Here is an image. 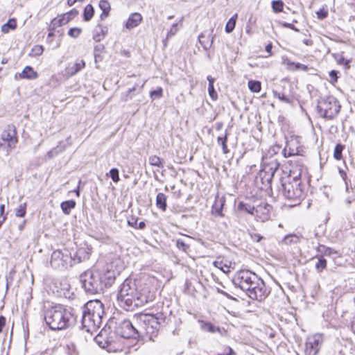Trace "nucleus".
Masks as SVG:
<instances>
[{
    "mask_svg": "<svg viewBox=\"0 0 355 355\" xmlns=\"http://www.w3.org/2000/svg\"><path fill=\"white\" fill-rule=\"evenodd\" d=\"M65 23H62V19L61 18L60 15L58 17H55L51 21V24L49 27V31H54L56 28L62 26V25H64Z\"/></svg>",
    "mask_w": 355,
    "mask_h": 355,
    "instance_id": "35",
    "label": "nucleus"
},
{
    "mask_svg": "<svg viewBox=\"0 0 355 355\" xmlns=\"http://www.w3.org/2000/svg\"><path fill=\"white\" fill-rule=\"evenodd\" d=\"M272 43H269L268 44H267L265 47V50L267 53H268V55L266 56V58L268 57V56H270L272 55Z\"/></svg>",
    "mask_w": 355,
    "mask_h": 355,
    "instance_id": "62",
    "label": "nucleus"
},
{
    "mask_svg": "<svg viewBox=\"0 0 355 355\" xmlns=\"http://www.w3.org/2000/svg\"><path fill=\"white\" fill-rule=\"evenodd\" d=\"M316 251L320 254L319 255H322L323 257H330L334 254H337L336 250L322 244H319L316 248Z\"/></svg>",
    "mask_w": 355,
    "mask_h": 355,
    "instance_id": "23",
    "label": "nucleus"
},
{
    "mask_svg": "<svg viewBox=\"0 0 355 355\" xmlns=\"http://www.w3.org/2000/svg\"><path fill=\"white\" fill-rule=\"evenodd\" d=\"M277 168L278 166L276 163L272 166H265L259 173L262 183L270 184Z\"/></svg>",
    "mask_w": 355,
    "mask_h": 355,
    "instance_id": "16",
    "label": "nucleus"
},
{
    "mask_svg": "<svg viewBox=\"0 0 355 355\" xmlns=\"http://www.w3.org/2000/svg\"><path fill=\"white\" fill-rule=\"evenodd\" d=\"M58 148H59V146H57L55 148H54V149H53V150H50V151L48 153L49 156V157H52L54 154H57V153H58V152H59V150H58Z\"/></svg>",
    "mask_w": 355,
    "mask_h": 355,
    "instance_id": "63",
    "label": "nucleus"
},
{
    "mask_svg": "<svg viewBox=\"0 0 355 355\" xmlns=\"http://www.w3.org/2000/svg\"><path fill=\"white\" fill-rule=\"evenodd\" d=\"M317 110L322 117L332 119L339 113L340 105L336 98L328 96L318 101Z\"/></svg>",
    "mask_w": 355,
    "mask_h": 355,
    "instance_id": "9",
    "label": "nucleus"
},
{
    "mask_svg": "<svg viewBox=\"0 0 355 355\" xmlns=\"http://www.w3.org/2000/svg\"><path fill=\"white\" fill-rule=\"evenodd\" d=\"M82 33V29L80 28H71L68 31V35L73 38H77L80 33Z\"/></svg>",
    "mask_w": 355,
    "mask_h": 355,
    "instance_id": "46",
    "label": "nucleus"
},
{
    "mask_svg": "<svg viewBox=\"0 0 355 355\" xmlns=\"http://www.w3.org/2000/svg\"><path fill=\"white\" fill-rule=\"evenodd\" d=\"M26 213V203L20 204L16 209L15 215L17 217H24Z\"/></svg>",
    "mask_w": 355,
    "mask_h": 355,
    "instance_id": "42",
    "label": "nucleus"
},
{
    "mask_svg": "<svg viewBox=\"0 0 355 355\" xmlns=\"http://www.w3.org/2000/svg\"><path fill=\"white\" fill-rule=\"evenodd\" d=\"M19 76L21 79H35L37 78L38 74L36 71H35L33 67L30 66H26L24 67L21 73L19 74Z\"/></svg>",
    "mask_w": 355,
    "mask_h": 355,
    "instance_id": "21",
    "label": "nucleus"
},
{
    "mask_svg": "<svg viewBox=\"0 0 355 355\" xmlns=\"http://www.w3.org/2000/svg\"><path fill=\"white\" fill-rule=\"evenodd\" d=\"M338 71L336 70H331L329 72V77L331 78L330 82L332 83H336L338 80Z\"/></svg>",
    "mask_w": 355,
    "mask_h": 355,
    "instance_id": "56",
    "label": "nucleus"
},
{
    "mask_svg": "<svg viewBox=\"0 0 355 355\" xmlns=\"http://www.w3.org/2000/svg\"><path fill=\"white\" fill-rule=\"evenodd\" d=\"M170 318L162 312L155 315L139 313L135 315L134 324L129 320L116 322L115 332L124 338H136L146 335L150 340H154L160 328L166 326Z\"/></svg>",
    "mask_w": 355,
    "mask_h": 355,
    "instance_id": "1",
    "label": "nucleus"
},
{
    "mask_svg": "<svg viewBox=\"0 0 355 355\" xmlns=\"http://www.w3.org/2000/svg\"><path fill=\"white\" fill-rule=\"evenodd\" d=\"M6 318L3 315H0V333L2 332L3 329L6 324Z\"/></svg>",
    "mask_w": 355,
    "mask_h": 355,
    "instance_id": "61",
    "label": "nucleus"
},
{
    "mask_svg": "<svg viewBox=\"0 0 355 355\" xmlns=\"http://www.w3.org/2000/svg\"><path fill=\"white\" fill-rule=\"evenodd\" d=\"M156 205L162 211H166L167 207L166 196L163 193H159L156 197Z\"/></svg>",
    "mask_w": 355,
    "mask_h": 355,
    "instance_id": "25",
    "label": "nucleus"
},
{
    "mask_svg": "<svg viewBox=\"0 0 355 355\" xmlns=\"http://www.w3.org/2000/svg\"><path fill=\"white\" fill-rule=\"evenodd\" d=\"M104 46L103 44H98L94 47V58L95 62H97V58H100V53L103 51Z\"/></svg>",
    "mask_w": 355,
    "mask_h": 355,
    "instance_id": "51",
    "label": "nucleus"
},
{
    "mask_svg": "<svg viewBox=\"0 0 355 355\" xmlns=\"http://www.w3.org/2000/svg\"><path fill=\"white\" fill-rule=\"evenodd\" d=\"M249 89L252 92H259L261 88V82L259 80H250L248 83Z\"/></svg>",
    "mask_w": 355,
    "mask_h": 355,
    "instance_id": "33",
    "label": "nucleus"
},
{
    "mask_svg": "<svg viewBox=\"0 0 355 355\" xmlns=\"http://www.w3.org/2000/svg\"><path fill=\"white\" fill-rule=\"evenodd\" d=\"M76 202L73 200H66L60 204V207L62 212L69 215L71 213V209L76 207Z\"/></svg>",
    "mask_w": 355,
    "mask_h": 355,
    "instance_id": "24",
    "label": "nucleus"
},
{
    "mask_svg": "<svg viewBox=\"0 0 355 355\" xmlns=\"http://www.w3.org/2000/svg\"><path fill=\"white\" fill-rule=\"evenodd\" d=\"M284 8V2L282 0H275L272 1V8L276 13L282 11Z\"/></svg>",
    "mask_w": 355,
    "mask_h": 355,
    "instance_id": "39",
    "label": "nucleus"
},
{
    "mask_svg": "<svg viewBox=\"0 0 355 355\" xmlns=\"http://www.w3.org/2000/svg\"><path fill=\"white\" fill-rule=\"evenodd\" d=\"M110 176L112 181L117 183L120 180L119 170L116 168H113L110 171Z\"/></svg>",
    "mask_w": 355,
    "mask_h": 355,
    "instance_id": "44",
    "label": "nucleus"
},
{
    "mask_svg": "<svg viewBox=\"0 0 355 355\" xmlns=\"http://www.w3.org/2000/svg\"><path fill=\"white\" fill-rule=\"evenodd\" d=\"M238 209L241 211H245L251 215L255 216V210L254 206H252L251 205L244 203L243 202H241L238 205Z\"/></svg>",
    "mask_w": 355,
    "mask_h": 355,
    "instance_id": "29",
    "label": "nucleus"
},
{
    "mask_svg": "<svg viewBox=\"0 0 355 355\" xmlns=\"http://www.w3.org/2000/svg\"><path fill=\"white\" fill-rule=\"evenodd\" d=\"M98 6L104 12V14L110 10V4L107 0H101Z\"/></svg>",
    "mask_w": 355,
    "mask_h": 355,
    "instance_id": "45",
    "label": "nucleus"
},
{
    "mask_svg": "<svg viewBox=\"0 0 355 355\" xmlns=\"http://www.w3.org/2000/svg\"><path fill=\"white\" fill-rule=\"evenodd\" d=\"M338 172H339V174L340 175V177L342 178V179L345 181V184H346V191H348L349 189H348L347 173H346V172L344 170H343L340 168H338Z\"/></svg>",
    "mask_w": 355,
    "mask_h": 355,
    "instance_id": "55",
    "label": "nucleus"
},
{
    "mask_svg": "<svg viewBox=\"0 0 355 355\" xmlns=\"http://www.w3.org/2000/svg\"><path fill=\"white\" fill-rule=\"evenodd\" d=\"M304 168L291 169L290 175L280 178L279 192L288 199L300 201L304 192V184L301 180V174Z\"/></svg>",
    "mask_w": 355,
    "mask_h": 355,
    "instance_id": "6",
    "label": "nucleus"
},
{
    "mask_svg": "<svg viewBox=\"0 0 355 355\" xmlns=\"http://www.w3.org/2000/svg\"><path fill=\"white\" fill-rule=\"evenodd\" d=\"M94 14V9L92 5L88 4L87 5L83 11V19L85 21H89L93 17Z\"/></svg>",
    "mask_w": 355,
    "mask_h": 355,
    "instance_id": "30",
    "label": "nucleus"
},
{
    "mask_svg": "<svg viewBox=\"0 0 355 355\" xmlns=\"http://www.w3.org/2000/svg\"><path fill=\"white\" fill-rule=\"evenodd\" d=\"M85 67V62L83 60H78L71 66H69L67 68V73L69 76H72L78 73L82 69Z\"/></svg>",
    "mask_w": 355,
    "mask_h": 355,
    "instance_id": "20",
    "label": "nucleus"
},
{
    "mask_svg": "<svg viewBox=\"0 0 355 355\" xmlns=\"http://www.w3.org/2000/svg\"><path fill=\"white\" fill-rule=\"evenodd\" d=\"M302 149L299 137L291 136L287 139L282 153L285 157H293V159L290 161L291 164H296V167L298 168H304L303 158L299 157L300 155H302Z\"/></svg>",
    "mask_w": 355,
    "mask_h": 355,
    "instance_id": "8",
    "label": "nucleus"
},
{
    "mask_svg": "<svg viewBox=\"0 0 355 355\" xmlns=\"http://www.w3.org/2000/svg\"><path fill=\"white\" fill-rule=\"evenodd\" d=\"M155 299L154 293L141 281L126 279L121 285L117 295L119 305L126 311H133Z\"/></svg>",
    "mask_w": 355,
    "mask_h": 355,
    "instance_id": "2",
    "label": "nucleus"
},
{
    "mask_svg": "<svg viewBox=\"0 0 355 355\" xmlns=\"http://www.w3.org/2000/svg\"><path fill=\"white\" fill-rule=\"evenodd\" d=\"M323 343L321 334H315L307 338L304 344L303 355H317Z\"/></svg>",
    "mask_w": 355,
    "mask_h": 355,
    "instance_id": "13",
    "label": "nucleus"
},
{
    "mask_svg": "<svg viewBox=\"0 0 355 355\" xmlns=\"http://www.w3.org/2000/svg\"><path fill=\"white\" fill-rule=\"evenodd\" d=\"M237 15H234L232 16L229 21L227 22L225 25V32L227 33H230L233 31L236 26Z\"/></svg>",
    "mask_w": 355,
    "mask_h": 355,
    "instance_id": "34",
    "label": "nucleus"
},
{
    "mask_svg": "<svg viewBox=\"0 0 355 355\" xmlns=\"http://www.w3.org/2000/svg\"><path fill=\"white\" fill-rule=\"evenodd\" d=\"M155 299L154 293L141 281L126 279L121 285L117 295L119 305L126 311H133Z\"/></svg>",
    "mask_w": 355,
    "mask_h": 355,
    "instance_id": "3",
    "label": "nucleus"
},
{
    "mask_svg": "<svg viewBox=\"0 0 355 355\" xmlns=\"http://www.w3.org/2000/svg\"><path fill=\"white\" fill-rule=\"evenodd\" d=\"M316 15L318 19H323L327 17L328 12L324 9H320L316 12Z\"/></svg>",
    "mask_w": 355,
    "mask_h": 355,
    "instance_id": "58",
    "label": "nucleus"
},
{
    "mask_svg": "<svg viewBox=\"0 0 355 355\" xmlns=\"http://www.w3.org/2000/svg\"><path fill=\"white\" fill-rule=\"evenodd\" d=\"M208 92L210 98L212 100L216 101L218 98V94L214 86H208Z\"/></svg>",
    "mask_w": 355,
    "mask_h": 355,
    "instance_id": "53",
    "label": "nucleus"
},
{
    "mask_svg": "<svg viewBox=\"0 0 355 355\" xmlns=\"http://www.w3.org/2000/svg\"><path fill=\"white\" fill-rule=\"evenodd\" d=\"M115 281L114 272L107 270H87L80 275V282L85 291L89 295L101 293L111 286Z\"/></svg>",
    "mask_w": 355,
    "mask_h": 355,
    "instance_id": "5",
    "label": "nucleus"
},
{
    "mask_svg": "<svg viewBox=\"0 0 355 355\" xmlns=\"http://www.w3.org/2000/svg\"><path fill=\"white\" fill-rule=\"evenodd\" d=\"M313 259H317L315 268L318 272H322L327 268V260L322 255H316Z\"/></svg>",
    "mask_w": 355,
    "mask_h": 355,
    "instance_id": "26",
    "label": "nucleus"
},
{
    "mask_svg": "<svg viewBox=\"0 0 355 355\" xmlns=\"http://www.w3.org/2000/svg\"><path fill=\"white\" fill-rule=\"evenodd\" d=\"M1 139L3 141L7 143V151L16 147V144L18 142V139L17 136V130L15 125L9 124L6 126L1 135Z\"/></svg>",
    "mask_w": 355,
    "mask_h": 355,
    "instance_id": "14",
    "label": "nucleus"
},
{
    "mask_svg": "<svg viewBox=\"0 0 355 355\" xmlns=\"http://www.w3.org/2000/svg\"><path fill=\"white\" fill-rule=\"evenodd\" d=\"M15 273V270H12L9 275L6 277V292L8 291L10 286L12 284L13 281V275Z\"/></svg>",
    "mask_w": 355,
    "mask_h": 355,
    "instance_id": "49",
    "label": "nucleus"
},
{
    "mask_svg": "<svg viewBox=\"0 0 355 355\" xmlns=\"http://www.w3.org/2000/svg\"><path fill=\"white\" fill-rule=\"evenodd\" d=\"M225 200L223 198H216L211 208L212 214L216 216H223V207L225 205Z\"/></svg>",
    "mask_w": 355,
    "mask_h": 355,
    "instance_id": "19",
    "label": "nucleus"
},
{
    "mask_svg": "<svg viewBox=\"0 0 355 355\" xmlns=\"http://www.w3.org/2000/svg\"><path fill=\"white\" fill-rule=\"evenodd\" d=\"M141 20H142V16L141 15L140 13H139V12L132 13L129 16V17L125 23V26L127 29L134 28L139 25Z\"/></svg>",
    "mask_w": 355,
    "mask_h": 355,
    "instance_id": "18",
    "label": "nucleus"
},
{
    "mask_svg": "<svg viewBox=\"0 0 355 355\" xmlns=\"http://www.w3.org/2000/svg\"><path fill=\"white\" fill-rule=\"evenodd\" d=\"M243 291L250 298L258 301L263 300L270 293L264 282L259 276Z\"/></svg>",
    "mask_w": 355,
    "mask_h": 355,
    "instance_id": "10",
    "label": "nucleus"
},
{
    "mask_svg": "<svg viewBox=\"0 0 355 355\" xmlns=\"http://www.w3.org/2000/svg\"><path fill=\"white\" fill-rule=\"evenodd\" d=\"M78 14V12L76 9H73L70 10L69 12H67L64 14H62L60 15L61 18L62 19V23L67 24L69 21H70L71 19H73L76 16H77Z\"/></svg>",
    "mask_w": 355,
    "mask_h": 355,
    "instance_id": "31",
    "label": "nucleus"
},
{
    "mask_svg": "<svg viewBox=\"0 0 355 355\" xmlns=\"http://www.w3.org/2000/svg\"><path fill=\"white\" fill-rule=\"evenodd\" d=\"M293 239H295V240L297 239V236H295V235H287L284 237V242L287 244V245H290L291 244L293 241Z\"/></svg>",
    "mask_w": 355,
    "mask_h": 355,
    "instance_id": "57",
    "label": "nucleus"
},
{
    "mask_svg": "<svg viewBox=\"0 0 355 355\" xmlns=\"http://www.w3.org/2000/svg\"><path fill=\"white\" fill-rule=\"evenodd\" d=\"M104 315V305L98 300H89L83 307L81 324L88 333L96 331L100 327Z\"/></svg>",
    "mask_w": 355,
    "mask_h": 355,
    "instance_id": "7",
    "label": "nucleus"
},
{
    "mask_svg": "<svg viewBox=\"0 0 355 355\" xmlns=\"http://www.w3.org/2000/svg\"><path fill=\"white\" fill-rule=\"evenodd\" d=\"M44 320L52 330H63L73 326L77 321L74 309L62 304L55 305L44 313Z\"/></svg>",
    "mask_w": 355,
    "mask_h": 355,
    "instance_id": "4",
    "label": "nucleus"
},
{
    "mask_svg": "<svg viewBox=\"0 0 355 355\" xmlns=\"http://www.w3.org/2000/svg\"><path fill=\"white\" fill-rule=\"evenodd\" d=\"M98 28H100V32L96 31L93 35V39L97 42L101 41L107 33L106 27L99 25Z\"/></svg>",
    "mask_w": 355,
    "mask_h": 355,
    "instance_id": "32",
    "label": "nucleus"
},
{
    "mask_svg": "<svg viewBox=\"0 0 355 355\" xmlns=\"http://www.w3.org/2000/svg\"><path fill=\"white\" fill-rule=\"evenodd\" d=\"M272 207L268 204H265L263 205H259L255 210V216L257 218V220H259L262 222L268 220L270 216V211Z\"/></svg>",
    "mask_w": 355,
    "mask_h": 355,
    "instance_id": "17",
    "label": "nucleus"
},
{
    "mask_svg": "<svg viewBox=\"0 0 355 355\" xmlns=\"http://www.w3.org/2000/svg\"><path fill=\"white\" fill-rule=\"evenodd\" d=\"M207 80H208V82H209V85H208V86H210V85L214 86V81H215V78H213V77H211V76H208L207 77Z\"/></svg>",
    "mask_w": 355,
    "mask_h": 355,
    "instance_id": "64",
    "label": "nucleus"
},
{
    "mask_svg": "<svg viewBox=\"0 0 355 355\" xmlns=\"http://www.w3.org/2000/svg\"><path fill=\"white\" fill-rule=\"evenodd\" d=\"M284 64L287 66V69L291 71L295 70H302L304 71H306L308 70V67L306 65L302 64L299 62H294L291 61L288 58H285L284 60Z\"/></svg>",
    "mask_w": 355,
    "mask_h": 355,
    "instance_id": "22",
    "label": "nucleus"
},
{
    "mask_svg": "<svg viewBox=\"0 0 355 355\" xmlns=\"http://www.w3.org/2000/svg\"><path fill=\"white\" fill-rule=\"evenodd\" d=\"M178 30H179V28L178 27V24H173L171 26L169 31L167 33L166 39L163 41L164 46H166V40H168L169 38H171L172 36L175 35L176 34V33L178 31Z\"/></svg>",
    "mask_w": 355,
    "mask_h": 355,
    "instance_id": "38",
    "label": "nucleus"
},
{
    "mask_svg": "<svg viewBox=\"0 0 355 355\" xmlns=\"http://www.w3.org/2000/svg\"><path fill=\"white\" fill-rule=\"evenodd\" d=\"M205 37V35L203 33L200 34L198 37V40L200 44L202 45V46L205 49L207 50L209 49L213 43V38L211 39V42L204 40L203 38Z\"/></svg>",
    "mask_w": 355,
    "mask_h": 355,
    "instance_id": "43",
    "label": "nucleus"
},
{
    "mask_svg": "<svg viewBox=\"0 0 355 355\" xmlns=\"http://www.w3.org/2000/svg\"><path fill=\"white\" fill-rule=\"evenodd\" d=\"M148 162L151 166H157L158 168H162L164 165V160L161 159L157 155H151L149 157Z\"/></svg>",
    "mask_w": 355,
    "mask_h": 355,
    "instance_id": "27",
    "label": "nucleus"
},
{
    "mask_svg": "<svg viewBox=\"0 0 355 355\" xmlns=\"http://www.w3.org/2000/svg\"><path fill=\"white\" fill-rule=\"evenodd\" d=\"M273 94H274V97L275 98H278L279 100H280L281 101H282L284 103H288V104L291 103V98L287 97L284 94H280V93H279L277 92H274Z\"/></svg>",
    "mask_w": 355,
    "mask_h": 355,
    "instance_id": "47",
    "label": "nucleus"
},
{
    "mask_svg": "<svg viewBox=\"0 0 355 355\" xmlns=\"http://www.w3.org/2000/svg\"><path fill=\"white\" fill-rule=\"evenodd\" d=\"M250 235L251 239L256 242H259L263 239V236L257 233H250Z\"/></svg>",
    "mask_w": 355,
    "mask_h": 355,
    "instance_id": "59",
    "label": "nucleus"
},
{
    "mask_svg": "<svg viewBox=\"0 0 355 355\" xmlns=\"http://www.w3.org/2000/svg\"><path fill=\"white\" fill-rule=\"evenodd\" d=\"M16 27V21L15 19H10L6 24L1 27L3 33H8L10 29H14Z\"/></svg>",
    "mask_w": 355,
    "mask_h": 355,
    "instance_id": "40",
    "label": "nucleus"
},
{
    "mask_svg": "<svg viewBox=\"0 0 355 355\" xmlns=\"http://www.w3.org/2000/svg\"><path fill=\"white\" fill-rule=\"evenodd\" d=\"M50 263L53 268L59 270H64L73 264L72 256L66 249L53 251Z\"/></svg>",
    "mask_w": 355,
    "mask_h": 355,
    "instance_id": "11",
    "label": "nucleus"
},
{
    "mask_svg": "<svg viewBox=\"0 0 355 355\" xmlns=\"http://www.w3.org/2000/svg\"><path fill=\"white\" fill-rule=\"evenodd\" d=\"M128 225H130L134 228L140 229V230H142V229L145 228V227H146L145 222L141 221L138 223L137 218H135L133 217L131 219H129L128 220Z\"/></svg>",
    "mask_w": 355,
    "mask_h": 355,
    "instance_id": "37",
    "label": "nucleus"
},
{
    "mask_svg": "<svg viewBox=\"0 0 355 355\" xmlns=\"http://www.w3.org/2000/svg\"><path fill=\"white\" fill-rule=\"evenodd\" d=\"M227 135L228 134L227 131H225L224 136L218 137L217 138V143L222 147L223 154H227L230 152L227 145Z\"/></svg>",
    "mask_w": 355,
    "mask_h": 355,
    "instance_id": "28",
    "label": "nucleus"
},
{
    "mask_svg": "<svg viewBox=\"0 0 355 355\" xmlns=\"http://www.w3.org/2000/svg\"><path fill=\"white\" fill-rule=\"evenodd\" d=\"M43 47L42 46L36 45L32 49V53L33 55L37 56L40 55L43 53Z\"/></svg>",
    "mask_w": 355,
    "mask_h": 355,
    "instance_id": "54",
    "label": "nucleus"
},
{
    "mask_svg": "<svg viewBox=\"0 0 355 355\" xmlns=\"http://www.w3.org/2000/svg\"><path fill=\"white\" fill-rule=\"evenodd\" d=\"M176 246L179 250H182L183 252H187L189 248V245L187 244L182 239H178L176 241Z\"/></svg>",
    "mask_w": 355,
    "mask_h": 355,
    "instance_id": "48",
    "label": "nucleus"
},
{
    "mask_svg": "<svg viewBox=\"0 0 355 355\" xmlns=\"http://www.w3.org/2000/svg\"><path fill=\"white\" fill-rule=\"evenodd\" d=\"M135 89H136V88L135 87H133L132 88L129 89L125 92V94L122 95V97H121L122 101L126 102V101H129L130 99H131L132 98V95L131 94Z\"/></svg>",
    "mask_w": 355,
    "mask_h": 355,
    "instance_id": "50",
    "label": "nucleus"
},
{
    "mask_svg": "<svg viewBox=\"0 0 355 355\" xmlns=\"http://www.w3.org/2000/svg\"><path fill=\"white\" fill-rule=\"evenodd\" d=\"M345 148V146L341 144H337L335 146L334 151V157L336 160H340L343 158V150Z\"/></svg>",
    "mask_w": 355,
    "mask_h": 355,
    "instance_id": "36",
    "label": "nucleus"
},
{
    "mask_svg": "<svg viewBox=\"0 0 355 355\" xmlns=\"http://www.w3.org/2000/svg\"><path fill=\"white\" fill-rule=\"evenodd\" d=\"M202 329L208 332L211 333H215L216 331H220V328L218 327H216L215 325L212 324L210 322H205L202 326Z\"/></svg>",
    "mask_w": 355,
    "mask_h": 355,
    "instance_id": "41",
    "label": "nucleus"
},
{
    "mask_svg": "<svg viewBox=\"0 0 355 355\" xmlns=\"http://www.w3.org/2000/svg\"><path fill=\"white\" fill-rule=\"evenodd\" d=\"M92 251V246L87 243H84L83 246L78 248L74 255L72 256L73 264L88 260Z\"/></svg>",
    "mask_w": 355,
    "mask_h": 355,
    "instance_id": "15",
    "label": "nucleus"
},
{
    "mask_svg": "<svg viewBox=\"0 0 355 355\" xmlns=\"http://www.w3.org/2000/svg\"><path fill=\"white\" fill-rule=\"evenodd\" d=\"M226 352L223 354H218L217 355H235V352L230 347H227L225 349Z\"/></svg>",
    "mask_w": 355,
    "mask_h": 355,
    "instance_id": "60",
    "label": "nucleus"
},
{
    "mask_svg": "<svg viewBox=\"0 0 355 355\" xmlns=\"http://www.w3.org/2000/svg\"><path fill=\"white\" fill-rule=\"evenodd\" d=\"M258 275L249 270L238 271L234 276L232 282L235 286L243 291Z\"/></svg>",
    "mask_w": 355,
    "mask_h": 355,
    "instance_id": "12",
    "label": "nucleus"
},
{
    "mask_svg": "<svg viewBox=\"0 0 355 355\" xmlns=\"http://www.w3.org/2000/svg\"><path fill=\"white\" fill-rule=\"evenodd\" d=\"M163 95V89L162 87H159L155 90H153L150 92V97H155L157 98H160Z\"/></svg>",
    "mask_w": 355,
    "mask_h": 355,
    "instance_id": "52",
    "label": "nucleus"
}]
</instances>
